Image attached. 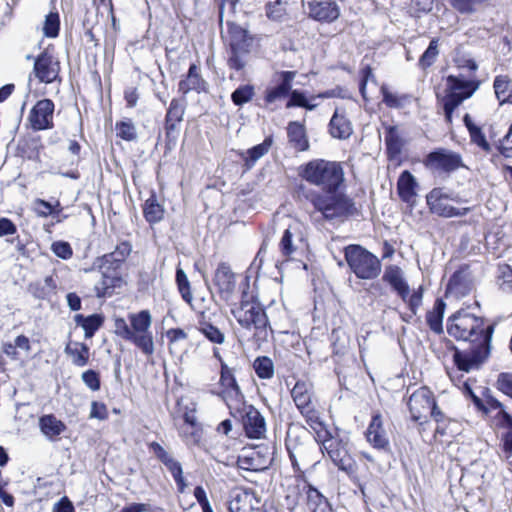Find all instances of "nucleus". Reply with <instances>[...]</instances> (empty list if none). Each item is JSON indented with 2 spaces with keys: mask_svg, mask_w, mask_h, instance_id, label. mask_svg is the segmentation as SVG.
Returning a JSON list of instances; mask_svg holds the SVG:
<instances>
[{
  "mask_svg": "<svg viewBox=\"0 0 512 512\" xmlns=\"http://www.w3.org/2000/svg\"><path fill=\"white\" fill-rule=\"evenodd\" d=\"M299 176L325 192L309 191L305 195L323 219L339 220L355 212L354 202L346 195L336 193L344 182V171L340 163L315 159L300 167Z\"/></svg>",
  "mask_w": 512,
  "mask_h": 512,
  "instance_id": "nucleus-1",
  "label": "nucleus"
},
{
  "mask_svg": "<svg viewBox=\"0 0 512 512\" xmlns=\"http://www.w3.org/2000/svg\"><path fill=\"white\" fill-rule=\"evenodd\" d=\"M242 289L240 304L231 308V313L241 327L254 329V337L258 342L267 341L272 334V329L262 305L253 292L248 291V278L242 284Z\"/></svg>",
  "mask_w": 512,
  "mask_h": 512,
  "instance_id": "nucleus-2",
  "label": "nucleus"
},
{
  "mask_svg": "<svg viewBox=\"0 0 512 512\" xmlns=\"http://www.w3.org/2000/svg\"><path fill=\"white\" fill-rule=\"evenodd\" d=\"M129 323L120 317L114 319V333L122 339L133 343L143 354L154 353V339L151 331L152 316L148 310H141L128 315Z\"/></svg>",
  "mask_w": 512,
  "mask_h": 512,
  "instance_id": "nucleus-3",
  "label": "nucleus"
},
{
  "mask_svg": "<svg viewBox=\"0 0 512 512\" xmlns=\"http://www.w3.org/2000/svg\"><path fill=\"white\" fill-rule=\"evenodd\" d=\"M447 332L457 340L491 344L494 325H486L483 318L462 309L449 317Z\"/></svg>",
  "mask_w": 512,
  "mask_h": 512,
  "instance_id": "nucleus-4",
  "label": "nucleus"
},
{
  "mask_svg": "<svg viewBox=\"0 0 512 512\" xmlns=\"http://www.w3.org/2000/svg\"><path fill=\"white\" fill-rule=\"evenodd\" d=\"M480 81L475 76L449 75L446 79L445 94L439 98L445 119L451 124L453 113L466 99L479 89Z\"/></svg>",
  "mask_w": 512,
  "mask_h": 512,
  "instance_id": "nucleus-5",
  "label": "nucleus"
},
{
  "mask_svg": "<svg viewBox=\"0 0 512 512\" xmlns=\"http://www.w3.org/2000/svg\"><path fill=\"white\" fill-rule=\"evenodd\" d=\"M344 255L349 268L359 279L372 280L381 273L380 260L359 245L347 246Z\"/></svg>",
  "mask_w": 512,
  "mask_h": 512,
  "instance_id": "nucleus-6",
  "label": "nucleus"
},
{
  "mask_svg": "<svg viewBox=\"0 0 512 512\" xmlns=\"http://www.w3.org/2000/svg\"><path fill=\"white\" fill-rule=\"evenodd\" d=\"M229 58L228 66L231 69L242 70L246 65V56L250 53L254 38L241 26L228 23Z\"/></svg>",
  "mask_w": 512,
  "mask_h": 512,
  "instance_id": "nucleus-7",
  "label": "nucleus"
},
{
  "mask_svg": "<svg viewBox=\"0 0 512 512\" xmlns=\"http://www.w3.org/2000/svg\"><path fill=\"white\" fill-rule=\"evenodd\" d=\"M488 405L489 407H484V413L494 418L498 427L509 428L501 437L499 456L512 471V416L495 399H489Z\"/></svg>",
  "mask_w": 512,
  "mask_h": 512,
  "instance_id": "nucleus-8",
  "label": "nucleus"
},
{
  "mask_svg": "<svg viewBox=\"0 0 512 512\" xmlns=\"http://www.w3.org/2000/svg\"><path fill=\"white\" fill-rule=\"evenodd\" d=\"M411 418L414 421L424 422L430 415L436 422L445 418L443 412L437 407L432 391L427 387H420L408 399Z\"/></svg>",
  "mask_w": 512,
  "mask_h": 512,
  "instance_id": "nucleus-9",
  "label": "nucleus"
},
{
  "mask_svg": "<svg viewBox=\"0 0 512 512\" xmlns=\"http://www.w3.org/2000/svg\"><path fill=\"white\" fill-rule=\"evenodd\" d=\"M221 361L219 385L221 390L216 394L223 399L229 408L243 402L244 395L236 381L233 370Z\"/></svg>",
  "mask_w": 512,
  "mask_h": 512,
  "instance_id": "nucleus-10",
  "label": "nucleus"
},
{
  "mask_svg": "<svg viewBox=\"0 0 512 512\" xmlns=\"http://www.w3.org/2000/svg\"><path fill=\"white\" fill-rule=\"evenodd\" d=\"M491 344L476 343L469 350L454 353V362L459 370L470 372L478 369L480 365L487 359L490 353Z\"/></svg>",
  "mask_w": 512,
  "mask_h": 512,
  "instance_id": "nucleus-11",
  "label": "nucleus"
},
{
  "mask_svg": "<svg viewBox=\"0 0 512 512\" xmlns=\"http://www.w3.org/2000/svg\"><path fill=\"white\" fill-rule=\"evenodd\" d=\"M450 195L443 188H434L426 196L427 205L431 213L440 217H462L468 214L470 208H456L447 203Z\"/></svg>",
  "mask_w": 512,
  "mask_h": 512,
  "instance_id": "nucleus-12",
  "label": "nucleus"
},
{
  "mask_svg": "<svg viewBox=\"0 0 512 512\" xmlns=\"http://www.w3.org/2000/svg\"><path fill=\"white\" fill-rule=\"evenodd\" d=\"M424 164L430 170L442 172H451L463 166L460 154L447 149L430 152Z\"/></svg>",
  "mask_w": 512,
  "mask_h": 512,
  "instance_id": "nucleus-13",
  "label": "nucleus"
},
{
  "mask_svg": "<svg viewBox=\"0 0 512 512\" xmlns=\"http://www.w3.org/2000/svg\"><path fill=\"white\" fill-rule=\"evenodd\" d=\"M313 386L310 382L299 380L291 390L292 399L306 420H313V416L318 414L312 403Z\"/></svg>",
  "mask_w": 512,
  "mask_h": 512,
  "instance_id": "nucleus-14",
  "label": "nucleus"
},
{
  "mask_svg": "<svg viewBox=\"0 0 512 512\" xmlns=\"http://www.w3.org/2000/svg\"><path fill=\"white\" fill-rule=\"evenodd\" d=\"M241 418L245 435L248 438H265L267 432L266 421L258 409L252 405H244Z\"/></svg>",
  "mask_w": 512,
  "mask_h": 512,
  "instance_id": "nucleus-15",
  "label": "nucleus"
},
{
  "mask_svg": "<svg viewBox=\"0 0 512 512\" xmlns=\"http://www.w3.org/2000/svg\"><path fill=\"white\" fill-rule=\"evenodd\" d=\"M98 267L100 272V279L95 284L96 296L99 298L110 297L114 289L120 287L122 284V278L117 272V268L98 262L94 263Z\"/></svg>",
  "mask_w": 512,
  "mask_h": 512,
  "instance_id": "nucleus-16",
  "label": "nucleus"
},
{
  "mask_svg": "<svg viewBox=\"0 0 512 512\" xmlns=\"http://www.w3.org/2000/svg\"><path fill=\"white\" fill-rule=\"evenodd\" d=\"M55 105L50 99L39 100L31 109L28 121L34 131L51 129Z\"/></svg>",
  "mask_w": 512,
  "mask_h": 512,
  "instance_id": "nucleus-17",
  "label": "nucleus"
},
{
  "mask_svg": "<svg viewBox=\"0 0 512 512\" xmlns=\"http://www.w3.org/2000/svg\"><path fill=\"white\" fill-rule=\"evenodd\" d=\"M33 72L41 83H52L59 79L60 62L44 51L36 57Z\"/></svg>",
  "mask_w": 512,
  "mask_h": 512,
  "instance_id": "nucleus-18",
  "label": "nucleus"
},
{
  "mask_svg": "<svg viewBox=\"0 0 512 512\" xmlns=\"http://www.w3.org/2000/svg\"><path fill=\"white\" fill-rule=\"evenodd\" d=\"M347 446L348 443L346 441L337 437L335 440L327 442L325 450L322 452L326 454L340 470L349 472L353 470V459Z\"/></svg>",
  "mask_w": 512,
  "mask_h": 512,
  "instance_id": "nucleus-19",
  "label": "nucleus"
},
{
  "mask_svg": "<svg viewBox=\"0 0 512 512\" xmlns=\"http://www.w3.org/2000/svg\"><path fill=\"white\" fill-rule=\"evenodd\" d=\"M276 77V85L265 90L264 101L266 105H273L289 95L296 72L281 71L277 73Z\"/></svg>",
  "mask_w": 512,
  "mask_h": 512,
  "instance_id": "nucleus-20",
  "label": "nucleus"
},
{
  "mask_svg": "<svg viewBox=\"0 0 512 512\" xmlns=\"http://www.w3.org/2000/svg\"><path fill=\"white\" fill-rule=\"evenodd\" d=\"M307 7L309 17L318 22L332 23L340 16V7L333 0H311Z\"/></svg>",
  "mask_w": 512,
  "mask_h": 512,
  "instance_id": "nucleus-21",
  "label": "nucleus"
},
{
  "mask_svg": "<svg viewBox=\"0 0 512 512\" xmlns=\"http://www.w3.org/2000/svg\"><path fill=\"white\" fill-rule=\"evenodd\" d=\"M213 282L220 296L226 301L229 300L235 290L236 280L235 274L227 263H219L215 270Z\"/></svg>",
  "mask_w": 512,
  "mask_h": 512,
  "instance_id": "nucleus-22",
  "label": "nucleus"
},
{
  "mask_svg": "<svg viewBox=\"0 0 512 512\" xmlns=\"http://www.w3.org/2000/svg\"><path fill=\"white\" fill-rule=\"evenodd\" d=\"M367 441L376 449L386 450L389 447V439L383 427L380 414H375L365 433Z\"/></svg>",
  "mask_w": 512,
  "mask_h": 512,
  "instance_id": "nucleus-23",
  "label": "nucleus"
},
{
  "mask_svg": "<svg viewBox=\"0 0 512 512\" xmlns=\"http://www.w3.org/2000/svg\"><path fill=\"white\" fill-rule=\"evenodd\" d=\"M382 280L389 284L402 300L407 299V293L410 292V289L407 281L404 278V273L400 267L396 265L386 266Z\"/></svg>",
  "mask_w": 512,
  "mask_h": 512,
  "instance_id": "nucleus-24",
  "label": "nucleus"
},
{
  "mask_svg": "<svg viewBox=\"0 0 512 512\" xmlns=\"http://www.w3.org/2000/svg\"><path fill=\"white\" fill-rule=\"evenodd\" d=\"M473 288L471 274L468 269H460L451 276L446 293L455 297L466 296Z\"/></svg>",
  "mask_w": 512,
  "mask_h": 512,
  "instance_id": "nucleus-25",
  "label": "nucleus"
},
{
  "mask_svg": "<svg viewBox=\"0 0 512 512\" xmlns=\"http://www.w3.org/2000/svg\"><path fill=\"white\" fill-rule=\"evenodd\" d=\"M303 241V235L298 224L290 225L283 233L279 243L283 256L290 257L299 248Z\"/></svg>",
  "mask_w": 512,
  "mask_h": 512,
  "instance_id": "nucleus-26",
  "label": "nucleus"
},
{
  "mask_svg": "<svg viewBox=\"0 0 512 512\" xmlns=\"http://www.w3.org/2000/svg\"><path fill=\"white\" fill-rule=\"evenodd\" d=\"M206 82L199 73V68L195 64H191L188 73L184 79L178 84V90L183 95L191 91L201 93L206 91Z\"/></svg>",
  "mask_w": 512,
  "mask_h": 512,
  "instance_id": "nucleus-27",
  "label": "nucleus"
},
{
  "mask_svg": "<svg viewBox=\"0 0 512 512\" xmlns=\"http://www.w3.org/2000/svg\"><path fill=\"white\" fill-rule=\"evenodd\" d=\"M197 329L214 344L221 345L225 342V334L212 324L209 315L205 311L198 314Z\"/></svg>",
  "mask_w": 512,
  "mask_h": 512,
  "instance_id": "nucleus-28",
  "label": "nucleus"
},
{
  "mask_svg": "<svg viewBox=\"0 0 512 512\" xmlns=\"http://www.w3.org/2000/svg\"><path fill=\"white\" fill-rule=\"evenodd\" d=\"M185 113V100L172 99L165 117L166 135L170 138L177 125L182 122Z\"/></svg>",
  "mask_w": 512,
  "mask_h": 512,
  "instance_id": "nucleus-29",
  "label": "nucleus"
},
{
  "mask_svg": "<svg viewBox=\"0 0 512 512\" xmlns=\"http://www.w3.org/2000/svg\"><path fill=\"white\" fill-rule=\"evenodd\" d=\"M330 133L334 138L346 139L352 132V124L343 110L336 109L329 123Z\"/></svg>",
  "mask_w": 512,
  "mask_h": 512,
  "instance_id": "nucleus-30",
  "label": "nucleus"
},
{
  "mask_svg": "<svg viewBox=\"0 0 512 512\" xmlns=\"http://www.w3.org/2000/svg\"><path fill=\"white\" fill-rule=\"evenodd\" d=\"M417 181L415 177L408 171H403L397 181L398 195L402 201L413 203L416 197Z\"/></svg>",
  "mask_w": 512,
  "mask_h": 512,
  "instance_id": "nucleus-31",
  "label": "nucleus"
},
{
  "mask_svg": "<svg viewBox=\"0 0 512 512\" xmlns=\"http://www.w3.org/2000/svg\"><path fill=\"white\" fill-rule=\"evenodd\" d=\"M255 500L254 494L247 490H236L229 501L230 512H253Z\"/></svg>",
  "mask_w": 512,
  "mask_h": 512,
  "instance_id": "nucleus-32",
  "label": "nucleus"
},
{
  "mask_svg": "<svg viewBox=\"0 0 512 512\" xmlns=\"http://www.w3.org/2000/svg\"><path fill=\"white\" fill-rule=\"evenodd\" d=\"M306 501L310 512H333L327 498L311 484L307 485Z\"/></svg>",
  "mask_w": 512,
  "mask_h": 512,
  "instance_id": "nucleus-33",
  "label": "nucleus"
},
{
  "mask_svg": "<svg viewBox=\"0 0 512 512\" xmlns=\"http://www.w3.org/2000/svg\"><path fill=\"white\" fill-rule=\"evenodd\" d=\"M64 352L71 358V362L78 367H84L90 357L89 347L80 342L69 341Z\"/></svg>",
  "mask_w": 512,
  "mask_h": 512,
  "instance_id": "nucleus-34",
  "label": "nucleus"
},
{
  "mask_svg": "<svg viewBox=\"0 0 512 512\" xmlns=\"http://www.w3.org/2000/svg\"><path fill=\"white\" fill-rule=\"evenodd\" d=\"M463 121L469 132L471 142L477 145L482 151L486 153L491 152L492 147L487 141L482 128L473 122L469 114L464 115Z\"/></svg>",
  "mask_w": 512,
  "mask_h": 512,
  "instance_id": "nucleus-35",
  "label": "nucleus"
},
{
  "mask_svg": "<svg viewBox=\"0 0 512 512\" xmlns=\"http://www.w3.org/2000/svg\"><path fill=\"white\" fill-rule=\"evenodd\" d=\"M41 432L50 440L56 439L66 430V425L54 415H44L39 420Z\"/></svg>",
  "mask_w": 512,
  "mask_h": 512,
  "instance_id": "nucleus-36",
  "label": "nucleus"
},
{
  "mask_svg": "<svg viewBox=\"0 0 512 512\" xmlns=\"http://www.w3.org/2000/svg\"><path fill=\"white\" fill-rule=\"evenodd\" d=\"M445 307V302L442 299H437L434 303L433 309L427 312V324L435 333H441L443 331L442 323Z\"/></svg>",
  "mask_w": 512,
  "mask_h": 512,
  "instance_id": "nucleus-37",
  "label": "nucleus"
},
{
  "mask_svg": "<svg viewBox=\"0 0 512 512\" xmlns=\"http://www.w3.org/2000/svg\"><path fill=\"white\" fill-rule=\"evenodd\" d=\"M307 424L315 433V440L321 445V450H325V445L330 440H335L338 436H333L320 420L319 413L313 416V420H306Z\"/></svg>",
  "mask_w": 512,
  "mask_h": 512,
  "instance_id": "nucleus-38",
  "label": "nucleus"
},
{
  "mask_svg": "<svg viewBox=\"0 0 512 512\" xmlns=\"http://www.w3.org/2000/svg\"><path fill=\"white\" fill-rule=\"evenodd\" d=\"M131 252V245L128 242H122L115 250L109 254H105L103 257L98 258V262L113 266L118 268L120 263H122L126 257Z\"/></svg>",
  "mask_w": 512,
  "mask_h": 512,
  "instance_id": "nucleus-39",
  "label": "nucleus"
},
{
  "mask_svg": "<svg viewBox=\"0 0 512 512\" xmlns=\"http://www.w3.org/2000/svg\"><path fill=\"white\" fill-rule=\"evenodd\" d=\"M289 141L293 144L294 148L299 151H304L308 148V141L305 137L304 126L298 122H291L287 128Z\"/></svg>",
  "mask_w": 512,
  "mask_h": 512,
  "instance_id": "nucleus-40",
  "label": "nucleus"
},
{
  "mask_svg": "<svg viewBox=\"0 0 512 512\" xmlns=\"http://www.w3.org/2000/svg\"><path fill=\"white\" fill-rule=\"evenodd\" d=\"M149 448L154 455L166 466L170 473L178 472L182 468L181 463L173 458L159 443L152 442Z\"/></svg>",
  "mask_w": 512,
  "mask_h": 512,
  "instance_id": "nucleus-41",
  "label": "nucleus"
},
{
  "mask_svg": "<svg viewBox=\"0 0 512 512\" xmlns=\"http://www.w3.org/2000/svg\"><path fill=\"white\" fill-rule=\"evenodd\" d=\"M287 5L286 0L270 1L265 5V13L269 20L274 22H283L287 18Z\"/></svg>",
  "mask_w": 512,
  "mask_h": 512,
  "instance_id": "nucleus-42",
  "label": "nucleus"
},
{
  "mask_svg": "<svg viewBox=\"0 0 512 512\" xmlns=\"http://www.w3.org/2000/svg\"><path fill=\"white\" fill-rule=\"evenodd\" d=\"M385 144L389 157H397L402 150L403 141L396 127H388L385 132Z\"/></svg>",
  "mask_w": 512,
  "mask_h": 512,
  "instance_id": "nucleus-43",
  "label": "nucleus"
},
{
  "mask_svg": "<svg viewBox=\"0 0 512 512\" xmlns=\"http://www.w3.org/2000/svg\"><path fill=\"white\" fill-rule=\"evenodd\" d=\"M143 213L145 219L151 224L162 220L164 216V209L158 203L155 195H151V197L145 201Z\"/></svg>",
  "mask_w": 512,
  "mask_h": 512,
  "instance_id": "nucleus-44",
  "label": "nucleus"
},
{
  "mask_svg": "<svg viewBox=\"0 0 512 512\" xmlns=\"http://www.w3.org/2000/svg\"><path fill=\"white\" fill-rule=\"evenodd\" d=\"M272 145V139L267 137L261 144H258L247 150V157L244 158L245 165L248 169L254 166V164L268 153Z\"/></svg>",
  "mask_w": 512,
  "mask_h": 512,
  "instance_id": "nucleus-45",
  "label": "nucleus"
},
{
  "mask_svg": "<svg viewBox=\"0 0 512 512\" xmlns=\"http://www.w3.org/2000/svg\"><path fill=\"white\" fill-rule=\"evenodd\" d=\"M253 368L261 379H271L274 376L273 361L267 356L257 357L253 363Z\"/></svg>",
  "mask_w": 512,
  "mask_h": 512,
  "instance_id": "nucleus-46",
  "label": "nucleus"
},
{
  "mask_svg": "<svg viewBox=\"0 0 512 512\" xmlns=\"http://www.w3.org/2000/svg\"><path fill=\"white\" fill-rule=\"evenodd\" d=\"M289 94L290 98L286 104L287 108L297 106L306 108L307 110H314L319 105L315 100H312V97L307 99L304 93L299 90H292Z\"/></svg>",
  "mask_w": 512,
  "mask_h": 512,
  "instance_id": "nucleus-47",
  "label": "nucleus"
},
{
  "mask_svg": "<svg viewBox=\"0 0 512 512\" xmlns=\"http://www.w3.org/2000/svg\"><path fill=\"white\" fill-rule=\"evenodd\" d=\"M490 0H450L451 6L461 14H473Z\"/></svg>",
  "mask_w": 512,
  "mask_h": 512,
  "instance_id": "nucleus-48",
  "label": "nucleus"
},
{
  "mask_svg": "<svg viewBox=\"0 0 512 512\" xmlns=\"http://www.w3.org/2000/svg\"><path fill=\"white\" fill-rule=\"evenodd\" d=\"M255 89L252 85H241L232 94L231 100L236 106H242L252 100Z\"/></svg>",
  "mask_w": 512,
  "mask_h": 512,
  "instance_id": "nucleus-49",
  "label": "nucleus"
},
{
  "mask_svg": "<svg viewBox=\"0 0 512 512\" xmlns=\"http://www.w3.org/2000/svg\"><path fill=\"white\" fill-rule=\"evenodd\" d=\"M116 135L125 141H134L137 139V130L130 119L117 122L115 125Z\"/></svg>",
  "mask_w": 512,
  "mask_h": 512,
  "instance_id": "nucleus-50",
  "label": "nucleus"
},
{
  "mask_svg": "<svg viewBox=\"0 0 512 512\" xmlns=\"http://www.w3.org/2000/svg\"><path fill=\"white\" fill-rule=\"evenodd\" d=\"M176 283L183 300L190 303L192 301L190 282L186 273L180 266L176 269Z\"/></svg>",
  "mask_w": 512,
  "mask_h": 512,
  "instance_id": "nucleus-51",
  "label": "nucleus"
},
{
  "mask_svg": "<svg viewBox=\"0 0 512 512\" xmlns=\"http://www.w3.org/2000/svg\"><path fill=\"white\" fill-rule=\"evenodd\" d=\"M439 55L438 39H432L426 51L419 59V66L422 69L430 67Z\"/></svg>",
  "mask_w": 512,
  "mask_h": 512,
  "instance_id": "nucleus-52",
  "label": "nucleus"
},
{
  "mask_svg": "<svg viewBox=\"0 0 512 512\" xmlns=\"http://www.w3.org/2000/svg\"><path fill=\"white\" fill-rule=\"evenodd\" d=\"M60 27L59 14L57 12H50L45 19L43 26V33L46 37L54 38L58 36Z\"/></svg>",
  "mask_w": 512,
  "mask_h": 512,
  "instance_id": "nucleus-53",
  "label": "nucleus"
},
{
  "mask_svg": "<svg viewBox=\"0 0 512 512\" xmlns=\"http://www.w3.org/2000/svg\"><path fill=\"white\" fill-rule=\"evenodd\" d=\"M495 94L501 102H505L510 97V82L506 76H497L494 80Z\"/></svg>",
  "mask_w": 512,
  "mask_h": 512,
  "instance_id": "nucleus-54",
  "label": "nucleus"
},
{
  "mask_svg": "<svg viewBox=\"0 0 512 512\" xmlns=\"http://www.w3.org/2000/svg\"><path fill=\"white\" fill-rule=\"evenodd\" d=\"M103 323V317L98 314H93L86 317L83 329L85 332V338L89 339L93 337L95 332L101 327Z\"/></svg>",
  "mask_w": 512,
  "mask_h": 512,
  "instance_id": "nucleus-55",
  "label": "nucleus"
},
{
  "mask_svg": "<svg viewBox=\"0 0 512 512\" xmlns=\"http://www.w3.org/2000/svg\"><path fill=\"white\" fill-rule=\"evenodd\" d=\"M423 300V287L419 286L417 289H414L411 294L407 293V299L403 300L405 302L412 314H416L419 307L422 305Z\"/></svg>",
  "mask_w": 512,
  "mask_h": 512,
  "instance_id": "nucleus-56",
  "label": "nucleus"
},
{
  "mask_svg": "<svg viewBox=\"0 0 512 512\" xmlns=\"http://www.w3.org/2000/svg\"><path fill=\"white\" fill-rule=\"evenodd\" d=\"M181 436L185 439L188 444H198L202 437L201 426H185L181 428Z\"/></svg>",
  "mask_w": 512,
  "mask_h": 512,
  "instance_id": "nucleus-57",
  "label": "nucleus"
},
{
  "mask_svg": "<svg viewBox=\"0 0 512 512\" xmlns=\"http://www.w3.org/2000/svg\"><path fill=\"white\" fill-rule=\"evenodd\" d=\"M51 249L56 256L64 260L71 258L73 254L71 245L65 241H56L52 243Z\"/></svg>",
  "mask_w": 512,
  "mask_h": 512,
  "instance_id": "nucleus-58",
  "label": "nucleus"
},
{
  "mask_svg": "<svg viewBox=\"0 0 512 512\" xmlns=\"http://www.w3.org/2000/svg\"><path fill=\"white\" fill-rule=\"evenodd\" d=\"M81 379L84 384L92 391H98L100 389V377L99 373L95 370H87L82 373Z\"/></svg>",
  "mask_w": 512,
  "mask_h": 512,
  "instance_id": "nucleus-59",
  "label": "nucleus"
},
{
  "mask_svg": "<svg viewBox=\"0 0 512 512\" xmlns=\"http://www.w3.org/2000/svg\"><path fill=\"white\" fill-rule=\"evenodd\" d=\"M500 287L505 291H512V268L509 265L500 266Z\"/></svg>",
  "mask_w": 512,
  "mask_h": 512,
  "instance_id": "nucleus-60",
  "label": "nucleus"
},
{
  "mask_svg": "<svg viewBox=\"0 0 512 512\" xmlns=\"http://www.w3.org/2000/svg\"><path fill=\"white\" fill-rule=\"evenodd\" d=\"M497 387L512 398V373H501L497 379Z\"/></svg>",
  "mask_w": 512,
  "mask_h": 512,
  "instance_id": "nucleus-61",
  "label": "nucleus"
},
{
  "mask_svg": "<svg viewBox=\"0 0 512 512\" xmlns=\"http://www.w3.org/2000/svg\"><path fill=\"white\" fill-rule=\"evenodd\" d=\"M90 418L104 420L107 418V409L103 403L93 401L91 404Z\"/></svg>",
  "mask_w": 512,
  "mask_h": 512,
  "instance_id": "nucleus-62",
  "label": "nucleus"
},
{
  "mask_svg": "<svg viewBox=\"0 0 512 512\" xmlns=\"http://www.w3.org/2000/svg\"><path fill=\"white\" fill-rule=\"evenodd\" d=\"M52 512H74V506L68 497H62L53 505Z\"/></svg>",
  "mask_w": 512,
  "mask_h": 512,
  "instance_id": "nucleus-63",
  "label": "nucleus"
},
{
  "mask_svg": "<svg viewBox=\"0 0 512 512\" xmlns=\"http://www.w3.org/2000/svg\"><path fill=\"white\" fill-rule=\"evenodd\" d=\"M17 231L15 224L8 218L0 219V237L13 235Z\"/></svg>",
  "mask_w": 512,
  "mask_h": 512,
  "instance_id": "nucleus-64",
  "label": "nucleus"
}]
</instances>
